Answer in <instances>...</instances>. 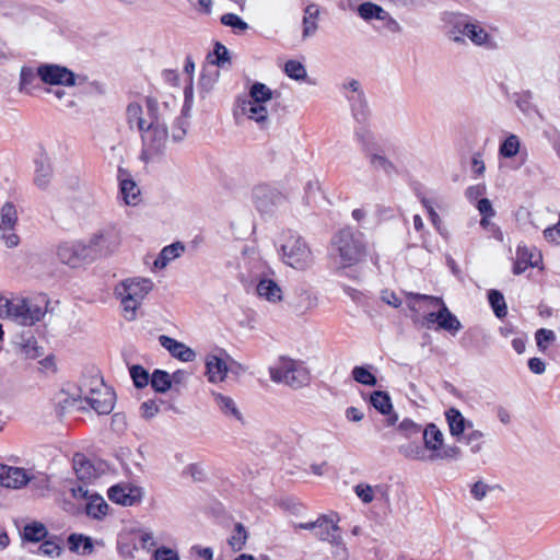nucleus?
Returning a JSON list of instances; mask_svg holds the SVG:
<instances>
[{
    "mask_svg": "<svg viewBox=\"0 0 560 560\" xmlns=\"http://www.w3.org/2000/svg\"><path fill=\"white\" fill-rule=\"evenodd\" d=\"M450 433L457 441L462 442V438L472 428V422L467 420L457 409H450L445 412Z\"/></svg>",
    "mask_w": 560,
    "mask_h": 560,
    "instance_id": "bb28decb",
    "label": "nucleus"
},
{
    "mask_svg": "<svg viewBox=\"0 0 560 560\" xmlns=\"http://www.w3.org/2000/svg\"><path fill=\"white\" fill-rule=\"evenodd\" d=\"M151 385L158 393H165L172 388L170 373L162 370H155L151 375Z\"/></svg>",
    "mask_w": 560,
    "mask_h": 560,
    "instance_id": "79ce46f5",
    "label": "nucleus"
},
{
    "mask_svg": "<svg viewBox=\"0 0 560 560\" xmlns=\"http://www.w3.org/2000/svg\"><path fill=\"white\" fill-rule=\"evenodd\" d=\"M483 434L481 431L474 429V427L466 432V434L462 438V441L466 442L471 446L472 452H479L481 448V440Z\"/></svg>",
    "mask_w": 560,
    "mask_h": 560,
    "instance_id": "13d9d810",
    "label": "nucleus"
},
{
    "mask_svg": "<svg viewBox=\"0 0 560 560\" xmlns=\"http://www.w3.org/2000/svg\"><path fill=\"white\" fill-rule=\"evenodd\" d=\"M85 380L81 385L68 384L57 395V405L62 410L69 408H85L84 405Z\"/></svg>",
    "mask_w": 560,
    "mask_h": 560,
    "instance_id": "aec40b11",
    "label": "nucleus"
},
{
    "mask_svg": "<svg viewBox=\"0 0 560 560\" xmlns=\"http://www.w3.org/2000/svg\"><path fill=\"white\" fill-rule=\"evenodd\" d=\"M398 429L407 436L411 438L412 435H418L422 433L421 428L410 420H404L400 422Z\"/></svg>",
    "mask_w": 560,
    "mask_h": 560,
    "instance_id": "338daca9",
    "label": "nucleus"
},
{
    "mask_svg": "<svg viewBox=\"0 0 560 560\" xmlns=\"http://www.w3.org/2000/svg\"><path fill=\"white\" fill-rule=\"evenodd\" d=\"M56 256L62 265L71 269H80L93 262L86 243L81 240H68L59 243Z\"/></svg>",
    "mask_w": 560,
    "mask_h": 560,
    "instance_id": "9b49d317",
    "label": "nucleus"
},
{
    "mask_svg": "<svg viewBox=\"0 0 560 560\" xmlns=\"http://www.w3.org/2000/svg\"><path fill=\"white\" fill-rule=\"evenodd\" d=\"M37 75L50 85L71 88L85 83V78L73 73L66 67L58 65H42L37 68Z\"/></svg>",
    "mask_w": 560,
    "mask_h": 560,
    "instance_id": "f8f14e48",
    "label": "nucleus"
},
{
    "mask_svg": "<svg viewBox=\"0 0 560 560\" xmlns=\"http://www.w3.org/2000/svg\"><path fill=\"white\" fill-rule=\"evenodd\" d=\"M536 345L540 351L545 352L549 345L556 340V335L550 329L541 328L535 334Z\"/></svg>",
    "mask_w": 560,
    "mask_h": 560,
    "instance_id": "864d4df0",
    "label": "nucleus"
},
{
    "mask_svg": "<svg viewBox=\"0 0 560 560\" xmlns=\"http://www.w3.org/2000/svg\"><path fill=\"white\" fill-rule=\"evenodd\" d=\"M221 23L238 33L245 32L248 28L247 23L234 13L223 14L221 16Z\"/></svg>",
    "mask_w": 560,
    "mask_h": 560,
    "instance_id": "603ef678",
    "label": "nucleus"
},
{
    "mask_svg": "<svg viewBox=\"0 0 560 560\" xmlns=\"http://www.w3.org/2000/svg\"><path fill=\"white\" fill-rule=\"evenodd\" d=\"M184 253V246L180 243H174L165 246L154 259L152 270L164 269L171 261L178 258Z\"/></svg>",
    "mask_w": 560,
    "mask_h": 560,
    "instance_id": "72a5a7b5",
    "label": "nucleus"
},
{
    "mask_svg": "<svg viewBox=\"0 0 560 560\" xmlns=\"http://www.w3.org/2000/svg\"><path fill=\"white\" fill-rule=\"evenodd\" d=\"M122 240V231L114 225H108L92 233L85 243L92 260L95 261L117 253Z\"/></svg>",
    "mask_w": 560,
    "mask_h": 560,
    "instance_id": "39448f33",
    "label": "nucleus"
},
{
    "mask_svg": "<svg viewBox=\"0 0 560 560\" xmlns=\"http://www.w3.org/2000/svg\"><path fill=\"white\" fill-rule=\"evenodd\" d=\"M217 408L230 421L244 423V415L236 401L229 395L222 393H212Z\"/></svg>",
    "mask_w": 560,
    "mask_h": 560,
    "instance_id": "b1692460",
    "label": "nucleus"
},
{
    "mask_svg": "<svg viewBox=\"0 0 560 560\" xmlns=\"http://www.w3.org/2000/svg\"><path fill=\"white\" fill-rule=\"evenodd\" d=\"M218 77H219V72L217 70L205 69V71L202 72V74L200 77V81H199L200 88L203 91L209 92L210 90H212L214 83L218 80Z\"/></svg>",
    "mask_w": 560,
    "mask_h": 560,
    "instance_id": "bf43d9fd",
    "label": "nucleus"
},
{
    "mask_svg": "<svg viewBox=\"0 0 560 560\" xmlns=\"http://www.w3.org/2000/svg\"><path fill=\"white\" fill-rule=\"evenodd\" d=\"M443 304L442 299L430 295L416 294L408 298V306L413 313V318L422 326L432 318L439 306Z\"/></svg>",
    "mask_w": 560,
    "mask_h": 560,
    "instance_id": "2eb2a0df",
    "label": "nucleus"
},
{
    "mask_svg": "<svg viewBox=\"0 0 560 560\" xmlns=\"http://www.w3.org/2000/svg\"><path fill=\"white\" fill-rule=\"evenodd\" d=\"M256 292L260 299L271 304L282 302L284 296L281 285L268 276H264L258 280Z\"/></svg>",
    "mask_w": 560,
    "mask_h": 560,
    "instance_id": "4be33fe9",
    "label": "nucleus"
},
{
    "mask_svg": "<svg viewBox=\"0 0 560 560\" xmlns=\"http://www.w3.org/2000/svg\"><path fill=\"white\" fill-rule=\"evenodd\" d=\"M521 150V140L516 135L508 136L501 143L499 153L501 156L511 159L518 154Z\"/></svg>",
    "mask_w": 560,
    "mask_h": 560,
    "instance_id": "a19ab883",
    "label": "nucleus"
},
{
    "mask_svg": "<svg viewBox=\"0 0 560 560\" xmlns=\"http://www.w3.org/2000/svg\"><path fill=\"white\" fill-rule=\"evenodd\" d=\"M318 16H319V9L316 4H310L306 7V9L304 11L303 22H302L303 38H307L315 34V32L317 31V27H318V24H317Z\"/></svg>",
    "mask_w": 560,
    "mask_h": 560,
    "instance_id": "58836bf2",
    "label": "nucleus"
},
{
    "mask_svg": "<svg viewBox=\"0 0 560 560\" xmlns=\"http://www.w3.org/2000/svg\"><path fill=\"white\" fill-rule=\"evenodd\" d=\"M318 306V298L311 291H302L296 294L292 302V307L299 314H305Z\"/></svg>",
    "mask_w": 560,
    "mask_h": 560,
    "instance_id": "e433bc0d",
    "label": "nucleus"
},
{
    "mask_svg": "<svg viewBox=\"0 0 560 560\" xmlns=\"http://www.w3.org/2000/svg\"><path fill=\"white\" fill-rule=\"evenodd\" d=\"M353 490L355 495L364 504H369L375 500H382L387 497L386 488L382 485H370L361 482L358 483Z\"/></svg>",
    "mask_w": 560,
    "mask_h": 560,
    "instance_id": "c756f323",
    "label": "nucleus"
},
{
    "mask_svg": "<svg viewBox=\"0 0 560 560\" xmlns=\"http://www.w3.org/2000/svg\"><path fill=\"white\" fill-rule=\"evenodd\" d=\"M131 529L143 549L150 550L156 545L153 532L139 527H131Z\"/></svg>",
    "mask_w": 560,
    "mask_h": 560,
    "instance_id": "c03bdc74",
    "label": "nucleus"
},
{
    "mask_svg": "<svg viewBox=\"0 0 560 560\" xmlns=\"http://www.w3.org/2000/svg\"><path fill=\"white\" fill-rule=\"evenodd\" d=\"M153 287V281L145 277L126 278L115 285L114 294L120 303L122 316L126 320L132 322L136 319L137 311Z\"/></svg>",
    "mask_w": 560,
    "mask_h": 560,
    "instance_id": "7ed1b4c3",
    "label": "nucleus"
},
{
    "mask_svg": "<svg viewBox=\"0 0 560 560\" xmlns=\"http://www.w3.org/2000/svg\"><path fill=\"white\" fill-rule=\"evenodd\" d=\"M358 14L364 21L371 22L373 20L387 21L390 19L389 13L381 5L373 2H364L358 7Z\"/></svg>",
    "mask_w": 560,
    "mask_h": 560,
    "instance_id": "f704fd0d",
    "label": "nucleus"
},
{
    "mask_svg": "<svg viewBox=\"0 0 560 560\" xmlns=\"http://www.w3.org/2000/svg\"><path fill=\"white\" fill-rule=\"evenodd\" d=\"M73 470L75 477L84 483L93 482L102 475L100 467H96L80 454H77L73 458Z\"/></svg>",
    "mask_w": 560,
    "mask_h": 560,
    "instance_id": "393cba45",
    "label": "nucleus"
},
{
    "mask_svg": "<svg viewBox=\"0 0 560 560\" xmlns=\"http://www.w3.org/2000/svg\"><path fill=\"white\" fill-rule=\"evenodd\" d=\"M58 371L57 359L54 353H47L45 355L37 351V380L49 378L55 375Z\"/></svg>",
    "mask_w": 560,
    "mask_h": 560,
    "instance_id": "c9c22d12",
    "label": "nucleus"
},
{
    "mask_svg": "<svg viewBox=\"0 0 560 560\" xmlns=\"http://www.w3.org/2000/svg\"><path fill=\"white\" fill-rule=\"evenodd\" d=\"M279 253L287 265L295 269H304L312 262L308 245L298 234L288 231L281 235Z\"/></svg>",
    "mask_w": 560,
    "mask_h": 560,
    "instance_id": "423d86ee",
    "label": "nucleus"
},
{
    "mask_svg": "<svg viewBox=\"0 0 560 560\" xmlns=\"http://www.w3.org/2000/svg\"><path fill=\"white\" fill-rule=\"evenodd\" d=\"M35 73L31 66L24 67L21 71L20 90L24 93L32 94L34 90Z\"/></svg>",
    "mask_w": 560,
    "mask_h": 560,
    "instance_id": "3c124183",
    "label": "nucleus"
},
{
    "mask_svg": "<svg viewBox=\"0 0 560 560\" xmlns=\"http://www.w3.org/2000/svg\"><path fill=\"white\" fill-rule=\"evenodd\" d=\"M109 512L110 506L102 495L92 493L91 497H88L85 513L89 517L101 521L104 520Z\"/></svg>",
    "mask_w": 560,
    "mask_h": 560,
    "instance_id": "2f4dec72",
    "label": "nucleus"
},
{
    "mask_svg": "<svg viewBox=\"0 0 560 560\" xmlns=\"http://www.w3.org/2000/svg\"><path fill=\"white\" fill-rule=\"evenodd\" d=\"M144 153L153 156L161 153L167 143L168 133L164 122L160 119L141 132Z\"/></svg>",
    "mask_w": 560,
    "mask_h": 560,
    "instance_id": "dca6fc26",
    "label": "nucleus"
},
{
    "mask_svg": "<svg viewBox=\"0 0 560 560\" xmlns=\"http://www.w3.org/2000/svg\"><path fill=\"white\" fill-rule=\"evenodd\" d=\"M489 302L498 317L506 315V305L503 295L498 291L489 292Z\"/></svg>",
    "mask_w": 560,
    "mask_h": 560,
    "instance_id": "6e6d98bb",
    "label": "nucleus"
},
{
    "mask_svg": "<svg viewBox=\"0 0 560 560\" xmlns=\"http://www.w3.org/2000/svg\"><path fill=\"white\" fill-rule=\"evenodd\" d=\"M194 75H195V62L190 57H187L184 62L182 71V81L184 90V110L187 112L191 108L194 102Z\"/></svg>",
    "mask_w": 560,
    "mask_h": 560,
    "instance_id": "c85d7f7f",
    "label": "nucleus"
},
{
    "mask_svg": "<svg viewBox=\"0 0 560 560\" xmlns=\"http://www.w3.org/2000/svg\"><path fill=\"white\" fill-rule=\"evenodd\" d=\"M137 539L135 537V534L130 528H125L120 534L118 538V550L121 556L126 558H135L136 552L138 551V547L136 544Z\"/></svg>",
    "mask_w": 560,
    "mask_h": 560,
    "instance_id": "4c0bfd02",
    "label": "nucleus"
},
{
    "mask_svg": "<svg viewBox=\"0 0 560 560\" xmlns=\"http://www.w3.org/2000/svg\"><path fill=\"white\" fill-rule=\"evenodd\" d=\"M247 540V532L246 529L241 525L236 524L231 537L229 538V545L233 550H241L245 542Z\"/></svg>",
    "mask_w": 560,
    "mask_h": 560,
    "instance_id": "49530a36",
    "label": "nucleus"
},
{
    "mask_svg": "<svg viewBox=\"0 0 560 560\" xmlns=\"http://www.w3.org/2000/svg\"><path fill=\"white\" fill-rule=\"evenodd\" d=\"M107 497L115 504L135 506L142 502L144 490L133 482L122 481L112 486L107 490Z\"/></svg>",
    "mask_w": 560,
    "mask_h": 560,
    "instance_id": "4468645a",
    "label": "nucleus"
},
{
    "mask_svg": "<svg viewBox=\"0 0 560 560\" xmlns=\"http://www.w3.org/2000/svg\"><path fill=\"white\" fill-rule=\"evenodd\" d=\"M155 560H179L177 552L171 548H159L154 552Z\"/></svg>",
    "mask_w": 560,
    "mask_h": 560,
    "instance_id": "774afa93",
    "label": "nucleus"
},
{
    "mask_svg": "<svg viewBox=\"0 0 560 560\" xmlns=\"http://www.w3.org/2000/svg\"><path fill=\"white\" fill-rule=\"evenodd\" d=\"M210 58H212L211 61L219 67H224L231 62L229 49L220 43L215 44L213 54Z\"/></svg>",
    "mask_w": 560,
    "mask_h": 560,
    "instance_id": "5fc2aeb1",
    "label": "nucleus"
},
{
    "mask_svg": "<svg viewBox=\"0 0 560 560\" xmlns=\"http://www.w3.org/2000/svg\"><path fill=\"white\" fill-rule=\"evenodd\" d=\"M371 404L383 415L390 413L393 408L389 396L384 392H374L371 395Z\"/></svg>",
    "mask_w": 560,
    "mask_h": 560,
    "instance_id": "37998d69",
    "label": "nucleus"
},
{
    "mask_svg": "<svg viewBox=\"0 0 560 560\" xmlns=\"http://www.w3.org/2000/svg\"><path fill=\"white\" fill-rule=\"evenodd\" d=\"M160 345L166 349L172 357L176 358L182 362H192L196 360L197 354L194 349L186 346L185 343L177 341L174 338L162 335L159 337Z\"/></svg>",
    "mask_w": 560,
    "mask_h": 560,
    "instance_id": "5701e85b",
    "label": "nucleus"
},
{
    "mask_svg": "<svg viewBox=\"0 0 560 560\" xmlns=\"http://www.w3.org/2000/svg\"><path fill=\"white\" fill-rule=\"evenodd\" d=\"M283 196L268 185H256L252 189V201L261 213H271L283 202Z\"/></svg>",
    "mask_w": 560,
    "mask_h": 560,
    "instance_id": "6ab92c4d",
    "label": "nucleus"
},
{
    "mask_svg": "<svg viewBox=\"0 0 560 560\" xmlns=\"http://www.w3.org/2000/svg\"><path fill=\"white\" fill-rule=\"evenodd\" d=\"M353 378L363 385L373 386L376 384V377L365 368L355 366L352 370Z\"/></svg>",
    "mask_w": 560,
    "mask_h": 560,
    "instance_id": "4d7b16f0",
    "label": "nucleus"
},
{
    "mask_svg": "<svg viewBox=\"0 0 560 560\" xmlns=\"http://www.w3.org/2000/svg\"><path fill=\"white\" fill-rule=\"evenodd\" d=\"M19 527L21 532L22 547L26 548L35 541V525L32 521H21Z\"/></svg>",
    "mask_w": 560,
    "mask_h": 560,
    "instance_id": "09e8293b",
    "label": "nucleus"
},
{
    "mask_svg": "<svg viewBox=\"0 0 560 560\" xmlns=\"http://www.w3.org/2000/svg\"><path fill=\"white\" fill-rule=\"evenodd\" d=\"M544 237L548 243L560 244V214L557 224L544 230Z\"/></svg>",
    "mask_w": 560,
    "mask_h": 560,
    "instance_id": "69168bd1",
    "label": "nucleus"
},
{
    "mask_svg": "<svg viewBox=\"0 0 560 560\" xmlns=\"http://www.w3.org/2000/svg\"><path fill=\"white\" fill-rule=\"evenodd\" d=\"M33 478L31 469L0 463V487L11 490L24 489Z\"/></svg>",
    "mask_w": 560,
    "mask_h": 560,
    "instance_id": "a211bd4d",
    "label": "nucleus"
},
{
    "mask_svg": "<svg viewBox=\"0 0 560 560\" xmlns=\"http://www.w3.org/2000/svg\"><path fill=\"white\" fill-rule=\"evenodd\" d=\"M52 489L54 487L48 475H37V494L39 493L43 497L48 495L52 491Z\"/></svg>",
    "mask_w": 560,
    "mask_h": 560,
    "instance_id": "0e129e2a",
    "label": "nucleus"
},
{
    "mask_svg": "<svg viewBox=\"0 0 560 560\" xmlns=\"http://www.w3.org/2000/svg\"><path fill=\"white\" fill-rule=\"evenodd\" d=\"M84 404L97 413L108 415L115 405V394L100 377L85 380Z\"/></svg>",
    "mask_w": 560,
    "mask_h": 560,
    "instance_id": "6e6552de",
    "label": "nucleus"
},
{
    "mask_svg": "<svg viewBox=\"0 0 560 560\" xmlns=\"http://www.w3.org/2000/svg\"><path fill=\"white\" fill-rule=\"evenodd\" d=\"M422 440L423 445L411 442L400 445V454L421 462L452 459L460 454L459 447L444 443V433L434 423L427 424L422 430Z\"/></svg>",
    "mask_w": 560,
    "mask_h": 560,
    "instance_id": "f257e3e1",
    "label": "nucleus"
},
{
    "mask_svg": "<svg viewBox=\"0 0 560 560\" xmlns=\"http://www.w3.org/2000/svg\"><path fill=\"white\" fill-rule=\"evenodd\" d=\"M285 74L294 80H304L306 78V69L304 65L298 60H289L283 68Z\"/></svg>",
    "mask_w": 560,
    "mask_h": 560,
    "instance_id": "a18cd8bd",
    "label": "nucleus"
},
{
    "mask_svg": "<svg viewBox=\"0 0 560 560\" xmlns=\"http://www.w3.org/2000/svg\"><path fill=\"white\" fill-rule=\"evenodd\" d=\"M129 372L135 386L138 388L145 387L151 382L148 371L140 365L130 366Z\"/></svg>",
    "mask_w": 560,
    "mask_h": 560,
    "instance_id": "de8ad7c7",
    "label": "nucleus"
},
{
    "mask_svg": "<svg viewBox=\"0 0 560 560\" xmlns=\"http://www.w3.org/2000/svg\"><path fill=\"white\" fill-rule=\"evenodd\" d=\"M68 548L70 551L80 555L89 556L94 552L95 546L103 547L102 540H93L91 537L83 534H71L67 539Z\"/></svg>",
    "mask_w": 560,
    "mask_h": 560,
    "instance_id": "a878e982",
    "label": "nucleus"
},
{
    "mask_svg": "<svg viewBox=\"0 0 560 560\" xmlns=\"http://www.w3.org/2000/svg\"><path fill=\"white\" fill-rule=\"evenodd\" d=\"M158 107V102L152 98L131 102L126 109V119L130 128H136L141 133L160 120Z\"/></svg>",
    "mask_w": 560,
    "mask_h": 560,
    "instance_id": "1a4fd4ad",
    "label": "nucleus"
},
{
    "mask_svg": "<svg viewBox=\"0 0 560 560\" xmlns=\"http://www.w3.org/2000/svg\"><path fill=\"white\" fill-rule=\"evenodd\" d=\"M159 410H160V408H159V405L156 404V401L147 400L141 404V406L139 408V413H140L141 418L148 420V419H151L154 416H156Z\"/></svg>",
    "mask_w": 560,
    "mask_h": 560,
    "instance_id": "680f3d73",
    "label": "nucleus"
},
{
    "mask_svg": "<svg viewBox=\"0 0 560 560\" xmlns=\"http://www.w3.org/2000/svg\"><path fill=\"white\" fill-rule=\"evenodd\" d=\"M335 262L341 267H350L360 262L366 255L363 234L343 229L338 232L332 242Z\"/></svg>",
    "mask_w": 560,
    "mask_h": 560,
    "instance_id": "20e7f679",
    "label": "nucleus"
},
{
    "mask_svg": "<svg viewBox=\"0 0 560 560\" xmlns=\"http://www.w3.org/2000/svg\"><path fill=\"white\" fill-rule=\"evenodd\" d=\"M205 375L209 383H224L230 374H236L238 364L224 351H212L205 358Z\"/></svg>",
    "mask_w": 560,
    "mask_h": 560,
    "instance_id": "9d476101",
    "label": "nucleus"
},
{
    "mask_svg": "<svg viewBox=\"0 0 560 560\" xmlns=\"http://www.w3.org/2000/svg\"><path fill=\"white\" fill-rule=\"evenodd\" d=\"M551 214L548 209H538L528 213L532 224L536 228H541L548 221L547 217Z\"/></svg>",
    "mask_w": 560,
    "mask_h": 560,
    "instance_id": "e2e57ef3",
    "label": "nucleus"
},
{
    "mask_svg": "<svg viewBox=\"0 0 560 560\" xmlns=\"http://www.w3.org/2000/svg\"><path fill=\"white\" fill-rule=\"evenodd\" d=\"M275 92L264 83H253L247 93L236 101L235 114L255 122L260 128L270 124Z\"/></svg>",
    "mask_w": 560,
    "mask_h": 560,
    "instance_id": "f03ea898",
    "label": "nucleus"
},
{
    "mask_svg": "<svg viewBox=\"0 0 560 560\" xmlns=\"http://www.w3.org/2000/svg\"><path fill=\"white\" fill-rule=\"evenodd\" d=\"M271 381L299 388L308 383L307 369L299 361L290 358H280L269 368Z\"/></svg>",
    "mask_w": 560,
    "mask_h": 560,
    "instance_id": "0eeeda50",
    "label": "nucleus"
},
{
    "mask_svg": "<svg viewBox=\"0 0 560 560\" xmlns=\"http://www.w3.org/2000/svg\"><path fill=\"white\" fill-rule=\"evenodd\" d=\"M38 550L44 556L49 558L58 557L61 552V546L57 538L50 537L45 539L39 546Z\"/></svg>",
    "mask_w": 560,
    "mask_h": 560,
    "instance_id": "8fccbe9b",
    "label": "nucleus"
},
{
    "mask_svg": "<svg viewBox=\"0 0 560 560\" xmlns=\"http://www.w3.org/2000/svg\"><path fill=\"white\" fill-rule=\"evenodd\" d=\"M120 196L126 206H138L141 201V191L135 180L129 177L119 179Z\"/></svg>",
    "mask_w": 560,
    "mask_h": 560,
    "instance_id": "473e14b6",
    "label": "nucleus"
},
{
    "mask_svg": "<svg viewBox=\"0 0 560 560\" xmlns=\"http://www.w3.org/2000/svg\"><path fill=\"white\" fill-rule=\"evenodd\" d=\"M48 92L51 93L58 101H60L65 108H71L75 105L73 95L61 88L50 89Z\"/></svg>",
    "mask_w": 560,
    "mask_h": 560,
    "instance_id": "052dcab7",
    "label": "nucleus"
},
{
    "mask_svg": "<svg viewBox=\"0 0 560 560\" xmlns=\"http://www.w3.org/2000/svg\"><path fill=\"white\" fill-rule=\"evenodd\" d=\"M57 305L58 301L50 299L47 294L37 295V322L49 320Z\"/></svg>",
    "mask_w": 560,
    "mask_h": 560,
    "instance_id": "ea45409f",
    "label": "nucleus"
},
{
    "mask_svg": "<svg viewBox=\"0 0 560 560\" xmlns=\"http://www.w3.org/2000/svg\"><path fill=\"white\" fill-rule=\"evenodd\" d=\"M21 325H32L33 317L30 303L21 296L11 299L10 315L8 316Z\"/></svg>",
    "mask_w": 560,
    "mask_h": 560,
    "instance_id": "7c9ffc66",
    "label": "nucleus"
},
{
    "mask_svg": "<svg viewBox=\"0 0 560 560\" xmlns=\"http://www.w3.org/2000/svg\"><path fill=\"white\" fill-rule=\"evenodd\" d=\"M541 260V255L533 247L520 245L516 250V259L514 264V273L524 272L529 266H537Z\"/></svg>",
    "mask_w": 560,
    "mask_h": 560,
    "instance_id": "cd10ccee",
    "label": "nucleus"
},
{
    "mask_svg": "<svg viewBox=\"0 0 560 560\" xmlns=\"http://www.w3.org/2000/svg\"><path fill=\"white\" fill-rule=\"evenodd\" d=\"M457 31L452 32V38L460 40L459 35L468 37L475 45L488 48L495 47L493 37L478 22L463 21L456 25Z\"/></svg>",
    "mask_w": 560,
    "mask_h": 560,
    "instance_id": "f3484780",
    "label": "nucleus"
},
{
    "mask_svg": "<svg viewBox=\"0 0 560 560\" xmlns=\"http://www.w3.org/2000/svg\"><path fill=\"white\" fill-rule=\"evenodd\" d=\"M427 328L443 329L451 334H455L460 329V323L453 315L445 304L439 306V310L432 316V318L424 325Z\"/></svg>",
    "mask_w": 560,
    "mask_h": 560,
    "instance_id": "412c9836",
    "label": "nucleus"
},
{
    "mask_svg": "<svg viewBox=\"0 0 560 560\" xmlns=\"http://www.w3.org/2000/svg\"><path fill=\"white\" fill-rule=\"evenodd\" d=\"M16 223V205L13 201H5L0 208V240L9 248L20 244V236L14 231Z\"/></svg>",
    "mask_w": 560,
    "mask_h": 560,
    "instance_id": "ddd939ff",
    "label": "nucleus"
}]
</instances>
